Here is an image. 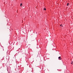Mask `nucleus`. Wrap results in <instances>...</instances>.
I'll list each match as a JSON object with an SVG mask.
<instances>
[{
  "label": "nucleus",
  "instance_id": "obj_1",
  "mask_svg": "<svg viewBox=\"0 0 73 73\" xmlns=\"http://www.w3.org/2000/svg\"><path fill=\"white\" fill-rule=\"evenodd\" d=\"M58 59L59 60H60H60H61V57L60 56H59V57H58Z\"/></svg>",
  "mask_w": 73,
  "mask_h": 73
},
{
  "label": "nucleus",
  "instance_id": "obj_2",
  "mask_svg": "<svg viewBox=\"0 0 73 73\" xmlns=\"http://www.w3.org/2000/svg\"><path fill=\"white\" fill-rule=\"evenodd\" d=\"M44 11H46V8H44Z\"/></svg>",
  "mask_w": 73,
  "mask_h": 73
},
{
  "label": "nucleus",
  "instance_id": "obj_3",
  "mask_svg": "<svg viewBox=\"0 0 73 73\" xmlns=\"http://www.w3.org/2000/svg\"><path fill=\"white\" fill-rule=\"evenodd\" d=\"M23 5V4L21 3L20 4V6L21 7H22V5Z\"/></svg>",
  "mask_w": 73,
  "mask_h": 73
},
{
  "label": "nucleus",
  "instance_id": "obj_4",
  "mask_svg": "<svg viewBox=\"0 0 73 73\" xmlns=\"http://www.w3.org/2000/svg\"><path fill=\"white\" fill-rule=\"evenodd\" d=\"M69 3H68L67 4V6H68V5H69Z\"/></svg>",
  "mask_w": 73,
  "mask_h": 73
},
{
  "label": "nucleus",
  "instance_id": "obj_5",
  "mask_svg": "<svg viewBox=\"0 0 73 73\" xmlns=\"http://www.w3.org/2000/svg\"><path fill=\"white\" fill-rule=\"evenodd\" d=\"M60 26V27H62V25H61Z\"/></svg>",
  "mask_w": 73,
  "mask_h": 73
},
{
  "label": "nucleus",
  "instance_id": "obj_6",
  "mask_svg": "<svg viewBox=\"0 0 73 73\" xmlns=\"http://www.w3.org/2000/svg\"><path fill=\"white\" fill-rule=\"evenodd\" d=\"M71 64H72V63H71Z\"/></svg>",
  "mask_w": 73,
  "mask_h": 73
},
{
  "label": "nucleus",
  "instance_id": "obj_7",
  "mask_svg": "<svg viewBox=\"0 0 73 73\" xmlns=\"http://www.w3.org/2000/svg\"><path fill=\"white\" fill-rule=\"evenodd\" d=\"M17 13H18V12H17Z\"/></svg>",
  "mask_w": 73,
  "mask_h": 73
}]
</instances>
